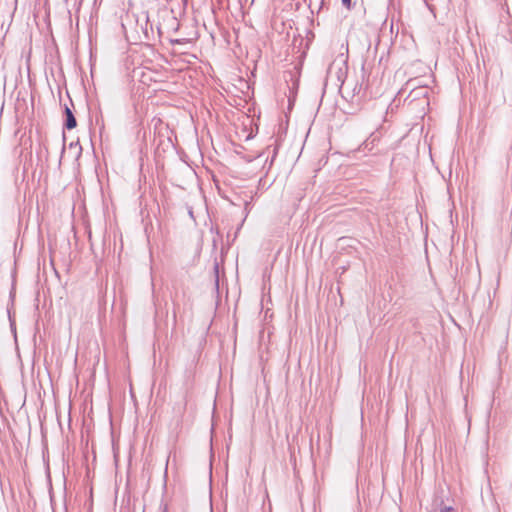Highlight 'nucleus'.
Here are the masks:
<instances>
[{
    "instance_id": "6e6552de",
    "label": "nucleus",
    "mask_w": 512,
    "mask_h": 512,
    "mask_svg": "<svg viewBox=\"0 0 512 512\" xmlns=\"http://www.w3.org/2000/svg\"><path fill=\"white\" fill-rule=\"evenodd\" d=\"M218 282H219V279H218V276L216 277V286H218Z\"/></svg>"
},
{
    "instance_id": "0eeeda50",
    "label": "nucleus",
    "mask_w": 512,
    "mask_h": 512,
    "mask_svg": "<svg viewBox=\"0 0 512 512\" xmlns=\"http://www.w3.org/2000/svg\"><path fill=\"white\" fill-rule=\"evenodd\" d=\"M215 271L218 273V264L215 265Z\"/></svg>"
},
{
    "instance_id": "20e7f679",
    "label": "nucleus",
    "mask_w": 512,
    "mask_h": 512,
    "mask_svg": "<svg viewBox=\"0 0 512 512\" xmlns=\"http://www.w3.org/2000/svg\"><path fill=\"white\" fill-rule=\"evenodd\" d=\"M276 154H277V148L275 147V148L273 149V155H272L271 163L273 162V160H274V158H275Z\"/></svg>"
},
{
    "instance_id": "39448f33",
    "label": "nucleus",
    "mask_w": 512,
    "mask_h": 512,
    "mask_svg": "<svg viewBox=\"0 0 512 512\" xmlns=\"http://www.w3.org/2000/svg\"><path fill=\"white\" fill-rule=\"evenodd\" d=\"M161 512H168V507H167V505H163V506H161Z\"/></svg>"
},
{
    "instance_id": "f03ea898",
    "label": "nucleus",
    "mask_w": 512,
    "mask_h": 512,
    "mask_svg": "<svg viewBox=\"0 0 512 512\" xmlns=\"http://www.w3.org/2000/svg\"><path fill=\"white\" fill-rule=\"evenodd\" d=\"M342 2V5L347 9V10H351L352 9V0H341Z\"/></svg>"
},
{
    "instance_id": "423d86ee",
    "label": "nucleus",
    "mask_w": 512,
    "mask_h": 512,
    "mask_svg": "<svg viewBox=\"0 0 512 512\" xmlns=\"http://www.w3.org/2000/svg\"><path fill=\"white\" fill-rule=\"evenodd\" d=\"M342 74H343V72L340 70V73H339V75H338V80H340V79H341V75H342Z\"/></svg>"
},
{
    "instance_id": "7ed1b4c3",
    "label": "nucleus",
    "mask_w": 512,
    "mask_h": 512,
    "mask_svg": "<svg viewBox=\"0 0 512 512\" xmlns=\"http://www.w3.org/2000/svg\"><path fill=\"white\" fill-rule=\"evenodd\" d=\"M439 512H455V510L452 507H444Z\"/></svg>"
},
{
    "instance_id": "f257e3e1",
    "label": "nucleus",
    "mask_w": 512,
    "mask_h": 512,
    "mask_svg": "<svg viewBox=\"0 0 512 512\" xmlns=\"http://www.w3.org/2000/svg\"><path fill=\"white\" fill-rule=\"evenodd\" d=\"M64 113H65L64 127L68 130L75 128L77 126V121H76V118H75L72 110L68 106H65Z\"/></svg>"
}]
</instances>
